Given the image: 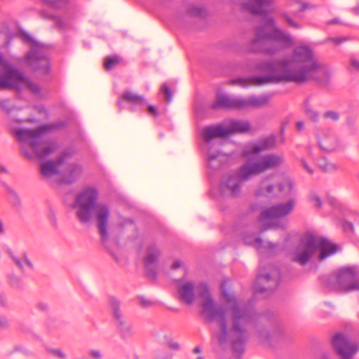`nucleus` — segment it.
I'll use <instances>...</instances> for the list:
<instances>
[{"instance_id": "1", "label": "nucleus", "mask_w": 359, "mask_h": 359, "mask_svg": "<svg viewBox=\"0 0 359 359\" xmlns=\"http://www.w3.org/2000/svg\"><path fill=\"white\" fill-rule=\"evenodd\" d=\"M258 68L267 75L250 78L251 84L262 85L280 81L302 83L315 81L320 85H325L330 78L327 66L316 60L312 49L307 46L295 48L292 59L264 62L260 63Z\"/></svg>"}, {"instance_id": "2", "label": "nucleus", "mask_w": 359, "mask_h": 359, "mask_svg": "<svg viewBox=\"0 0 359 359\" xmlns=\"http://www.w3.org/2000/svg\"><path fill=\"white\" fill-rule=\"evenodd\" d=\"M269 316H205L204 322L217 332L216 337L221 346L230 345L233 353L241 355L250 339V332L255 328L258 337L268 341Z\"/></svg>"}, {"instance_id": "3", "label": "nucleus", "mask_w": 359, "mask_h": 359, "mask_svg": "<svg viewBox=\"0 0 359 359\" xmlns=\"http://www.w3.org/2000/svg\"><path fill=\"white\" fill-rule=\"evenodd\" d=\"M99 194L93 187H86L78 193L72 204L76 217L82 224L95 222L100 240L105 244L110 237L111 211L105 203H98Z\"/></svg>"}, {"instance_id": "4", "label": "nucleus", "mask_w": 359, "mask_h": 359, "mask_svg": "<svg viewBox=\"0 0 359 359\" xmlns=\"http://www.w3.org/2000/svg\"><path fill=\"white\" fill-rule=\"evenodd\" d=\"M221 300L218 303L211 294L208 284L201 282L197 285L196 294L200 298V304L205 314H249V309L243 302H238L233 292L227 287V282L224 281L220 286Z\"/></svg>"}, {"instance_id": "5", "label": "nucleus", "mask_w": 359, "mask_h": 359, "mask_svg": "<svg viewBox=\"0 0 359 359\" xmlns=\"http://www.w3.org/2000/svg\"><path fill=\"white\" fill-rule=\"evenodd\" d=\"M283 163V157L274 154L264 156L259 161H248L238 170L236 175L229 176L222 182L221 191L236 196L241 191V181H248L254 176L278 168Z\"/></svg>"}, {"instance_id": "6", "label": "nucleus", "mask_w": 359, "mask_h": 359, "mask_svg": "<svg viewBox=\"0 0 359 359\" xmlns=\"http://www.w3.org/2000/svg\"><path fill=\"white\" fill-rule=\"evenodd\" d=\"M338 250L339 246L327 238L316 233L308 231L292 252V259L293 262L304 266L317 252H319L318 260L323 261L334 255Z\"/></svg>"}, {"instance_id": "7", "label": "nucleus", "mask_w": 359, "mask_h": 359, "mask_svg": "<svg viewBox=\"0 0 359 359\" xmlns=\"http://www.w3.org/2000/svg\"><path fill=\"white\" fill-rule=\"evenodd\" d=\"M44 132L43 128L36 129H18L14 131V135L20 147L23 155L28 159L36 157L40 161L46 159L57 149V145L46 141L42 134Z\"/></svg>"}, {"instance_id": "8", "label": "nucleus", "mask_w": 359, "mask_h": 359, "mask_svg": "<svg viewBox=\"0 0 359 359\" xmlns=\"http://www.w3.org/2000/svg\"><path fill=\"white\" fill-rule=\"evenodd\" d=\"M331 346L339 359H353L359 351V344L351 339L344 332H337L331 339ZM318 359H333L331 354L323 352Z\"/></svg>"}, {"instance_id": "9", "label": "nucleus", "mask_w": 359, "mask_h": 359, "mask_svg": "<svg viewBox=\"0 0 359 359\" xmlns=\"http://www.w3.org/2000/svg\"><path fill=\"white\" fill-rule=\"evenodd\" d=\"M24 83L28 89L34 94L40 93V86L27 79L23 74L16 69H9L0 74V88L20 89V84Z\"/></svg>"}, {"instance_id": "10", "label": "nucleus", "mask_w": 359, "mask_h": 359, "mask_svg": "<svg viewBox=\"0 0 359 359\" xmlns=\"http://www.w3.org/2000/svg\"><path fill=\"white\" fill-rule=\"evenodd\" d=\"M255 37L252 39L249 50L253 53L263 52L273 55L279 51V48L273 43H269L271 40V32H269L265 25L257 26L255 29Z\"/></svg>"}, {"instance_id": "11", "label": "nucleus", "mask_w": 359, "mask_h": 359, "mask_svg": "<svg viewBox=\"0 0 359 359\" xmlns=\"http://www.w3.org/2000/svg\"><path fill=\"white\" fill-rule=\"evenodd\" d=\"M280 279L279 270L273 266H269L267 270L262 271V269H260L255 290L256 292L260 294L272 292L277 288Z\"/></svg>"}, {"instance_id": "12", "label": "nucleus", "mask_w": 359, "mask_h": 359, "mask_svg": "<svg viewBox=\"0 0 359 359\" xmlns=\"http://www.w3.org/2000/svg\"><path fill=\"white\" fill-rule=\"evenodd\" d=\"M355 266H344L339 269L330 277V287L334 290L351 292L354 276L356 271Z\"/></svg>"}, {"instance_id": "13", "label": "nucleus", "mask_w": 359, "mask_h": 359, "mask_svg": "<svg viewBox=\"0 0 359 359\" xmlns=\"http://www.w3.org/2000/svg\"><path fill=\"white\" fill-rule=\"evenodd\" d=\"M27 62L35 71H41L46 74L49 70V62L46 48L38 44H34L27 55Z\"/></svg>"}, {"instance_id": "14", "label": "nucleus", "mask_w": 359, "mask_h": 359, "mask_svg": "<svg viewBox=\"0 0 359 359\" xmlns=\"http://www.w3.org/2000/svg\"><path fill=\"white\" fill-rule=\"evenodd\" d=\"M294 206V201L292 199L285 203L273 205L262 211L259 220L264 222L266 220L276 219L286 216L292 211Z\"/></svg>"}, {"instance_id": "15", "label": "nucleus", "mask_w": 359, "mask_h": 359, "mask_svg": "<svg viewBox=\"0 0 359 359\" xmlns=\"http://www.w3.org/2000/svg\"><path fill=\"white\" fill-rule=\"evenodd\" d=\"M161 255L160 249L155 245L151 244L146 248V255L143 262L147 276L155 279L157 274V263Z\"/></svg>"}, {"instance_id": "16", "label": "nucleus", "mask_w": 359, "mask_h": 359, "mask_svg": "<svg viewBox=\"0 0 359 359\" xmlns=\"http://www.w3.org/2000/svg\"><path fill=\"white\" fill-rule=\"evenodd\" d=\"M268 25L273 27L271 32V40L278 42L279 45L276 44L279 50L280 49L287 48L294 45V40L292 36L284 30L275 27V21L272 18H269L266 20Z\"/></svg>"}, {"instance_id": "17", "label": "nucleus", "mask_w": 359, "mask_h": 359, "mask_svg": "<svg viewBox=\"0 0 359 359\" xmlns=\"http://www.w3.org/2000/svg\"><path fill=\"white\" fill-rule=\"evenodd\" d=\"M242 98L229 96L226 94L217 93L215 100L210 106L214 110L218 109H241Z\"/></svg>"}, {"instance_id": "18", "label": "nucleus", "mask_w": 359, "mask_h": 359, "mask_svg": "<svg viewBox=\"0 0 359 359\" xmlns=\"http://www.w3.org/2000/svg\"><path fill=\"white\" fill-rule=\"evenodd\" d=\"M177 283L178 299L188 305L192 304L196 299L197 285L192 281L183 282L182 279L177 280Z\"/></svg>"}, {"instance_id": "19", "label": "nucleus", "mask_w": 359, "mask_h": 359, "mask_svg": "<svg viewBox=\"0 0 359 359\" xmlns=\"http://www.w3.org/2000/svg\"><path fill=\"white\" fill-rule=\"evenodd\" d=\"M69 154L67 152L60 154L55 160L48 161L41 163L40 172L45 177H50L60 172L59 168L64 163Z\"/></svg>"}, {"instance_id": "20", "label": "nucleus", "mask_w": 359, "mask_h": 359, "mask_svg": "<svg viewBox=\"0 0 359 359\" xmlns=\"http://www.w3.org/2000/svg\"><path fill=\"white\" fill-rule=\"evenodd\" d=\"M276 140L273 136L260 140L257 143L248 145L243 151L244 156L259 154L263 151L270 149L275 147Z\"/></svg>"}, {"instance_id": "21", "label": "nucleus", "mask_w": 359, "mask_h": 359, "mask_svg": "<svg viewBox=\"0 0 359 359\" xmlns=\"http://www.w3.org/2000/svg\"><path fill=\"white\" fill-rule=\"evenodd\" d=\"M274 0H249L241 4L242 9L252 14L261 15L273 4Z\"/></svg>"}, {"instance_id": "22", "label": "nucleus", "mask_w": 359, "mask_h": 359, "mask_svg": "<svg viewBox=\"0 0 359 359\" xmlns=\"http://www.w3.org/2000/svg\"><path fill=\"white\" fill-rule=\"evenodd\" d=\"M271 95L264 94L260 96L251 95L246 99L242 98L241 109L248 108H262L267 106L271 100Z\"/></svg>"}, {"instance_id": "23", "label": "nucleus", "mask_w": 359, "mask_h": 359, "mask_svg": "<svg viewBox=\"0 0 359 359\" xmlns=\"http://www.w3.org/2000/svg\"><path fill=\"white\" fill-rule=\"evenodd\" d=\"M203 137L204 141L205 142H208L213 138L228 137V133L223 125L218 124L204 128L203 130Z\"/></svg>"}, {"instance_id": "24", "label": "nucleus", "mask_w": 359, "mask_h": 359, "mask_svg": "<svg viewBox=\"0 0 359 359\" xmlns=\"http://www.w3.org/2000/svg\"><path fill=\"white\" fill-rule=\"evenodd\" d=\"M81 173L82 168L81 165L76 163L70 164L62 175L61 182L71 184L79 178Z\"/></svg>"}, {"instance_id": "25", "label": "nucleus", "mask_w": 359, "mask_h": 359, "mask_svg": "<svg viewBox=\"0 0 359 359\" xmlns=\"http://www.w3.org/2000/svg\"><path fill=\"white\" fill-rule=\"evenodd\" d=\"M228 136L233 133H244L250 130V123L248 121H238L232 119L229 122V126L226 128Z\"/></svg>"}, {"instance_id": "26", "label": "nucleus", "mask_w": 359, "mask_h": 359, "mask_svg": "<svg viewBox=\"0 0 359 359\" xmlns=\"http://www.w3.org/2000/svg\"><path fill=\"white\" fill-rule=\"evenodd\" d=\"M271 175L266 176L260 182L255 191L256 196H268L273 191L274 186L271 182Z\"/></svg>"}, {"instance_id": "27", "label": "nucleus", "mask_w": 359, "mask_h": 359, "mask_svg": "<svg viewBox=\"0 0 359 359\" xmlns=\"http://www.w3.org/2000/svg\"><path fill=\"white\" fill-rule=\"evenodd\" d=\"M224 156L219 151L209 152L208 154V165L213 169L219 168L222 163Z\"/></svg>"}, {"instance_id": "28", "label": "nucleus", "mask_w": 359, "mask_h": 359, "mask_svg": "<svg viewBox=\"0 0 359 359\" xmlns=\"http://www.w3.org/2000/svg\"><path fill=\"white\" fill-rule=\"evenodd\" d=\"M122 100L135 104H144V98L142 95L135 94L130 91L125 92L122 95Z\"/></svg>"}, {"instance_id": "29", "label": "nucleus", "mask_w": 359, "mask_h": 359, "mask_svg": "<svg viewBox=\"0 0 359 359\" xmlns=\"http://www.w3.org/2000/svg\"><path fill=\"white\" fill-rule=\"evenodd\" d=\"M186 15L190 17L205 18L207 11L203 7L192 5L187 8Z\"/></svg>"}, {"instance_id": "30", "label": "nucleus", "mask_w": 359, "mask_h": 359, "mask_svg": "<svg viewBox=\"0 0 359 359\" xmlns=\"http://www.w3.org/2000/svg\"><path fill=\"white\" fill-rule=\"evenodd\" d=\"M44 3L50 7L57 9L64 10L67 8L70 3V0H42Z\"/></svg>"}, {"instance_id": "31", "label": "nucleus", "mask_w": 359, "mask_h": 359, "mask_svg": "<svg viewBox=\"0 0 359 359\" xmlns=\"http://www.w3.org/2000/svg\"><path fill=\"white\" fill-rule=\"evenodd\" d=\"M121 62V57L118 55L108 56L104 58V67L107 71L114 69Z\"/></svg>"}, {"instance_id": "32", "label": "nucleus", "mask_w": 359, "mask_h": 359, "mask_svg": "<svg viewBox=\"0 0 359 359\" xmlns=\"http://www.w3.org/2000/svg\"><path fill=\"white\" fill-rule=\"evenodd\" d=\"M320 148L326 151H332L335 148L334 140L333 137L329 140L321 139L318 141Z\"/></svg>"}, {"instance_id": "33", "label": "nucleus", "mask_w": 359, "mask_h": 359, "mask_svg": "<svg viewBox=\"0 0 359 359\" xmlns=\"http://www.w3.org/2000/svg\"><path fill=\"white\" fill-rule=\"evenodd\" d=\"M107 302L109 306L111 308V310L114 313V314H118V313L121 312V302L116 297L113 296L109 297Z\"/></svg>"}, {"instance_id": "34", "label": "nucleus", "mask_w": 359, "mask_h": 359, "mask_svg": "<svg viewBox=\"0 0 359 359\" xmlns=\"http://www.w3.org/2000/svg\"><path fill=\"white\" fill-rule=\"evenodd\" d=\"M243 241L245 244L252 245L256 248H260L262 245V241L259 238L255 237L253 235L252 236H246L243 238Z\"/></svg>"}, {"instance_id": "35", "label": "nucleus", "mask_w": 359, "mask_h": 359, "mask_svg": "<svg viewBox=\"0 0 359 359\" xmlns=\"http://www.w3.org/2000/svg\"><path fill=\"white\" fill-rule=\"evenodd\" d=\"M46 351L48 353L52 355L53 357H55L56 358L67 359V355L60 348H53L47 347Z\"/></svg>"}, {"instance_id": "36", "label": "nucleus", "mask_w": 359, "mask_h": 359, "mask_svg": "<svg viewBox=\"0 0 359 359\" xmlns=\"http://www.w3.org/2000/svg\"><path fill=\"white\" fill-rule=\"evenodd\" d=\"M0 108L4 111L7 114H10L16 108L12 104L10 100H0Z\"/></svg>"}, {"instance_id": "37", "label": "nucleus", "mask_w": 359, "mask_h": 359, "mask_svg": "<svg viewBox=\"0 0 359 359\" xmlns=\"http://www.w3.org/2000/svg\"><path fill=\"white\" fill-rule=\"evenodd\" d=\"M281 17L284 19L287 25L294 29H298L302 27V25L293 20L287 13H283L281 14Z\"/></svg>"}, {"instance_id": "38", "label": "nucleus", "mask_w": 359, "mask_h": 359, "mask_svg": "<svg viewBox=\"0 0 359 359\" xmlns=\"http://www.w3.org/2000/svg\"><path fill=\"white\" fill-rule=\"evenodd\" d=\"M115 317V321L117 324V326L119 327V329L123 330H128L129 326L126 323L125 316H114Z\"/></svg>"}, {"instance_id": "39", "label": "nucleus", "mask_w": 359, "mask_h": 359, "mask_svg": "<svg viewBox=\"0 0 359 359\" xmlns=\"http://www.w3.org/2000/svg\"><path fill=\"white\" fill-rule=\"evenodd\" d=\"M319 167L324 172H331L337 170L339 168L337 165L330 162H324L320 163Z\"/></svg>"}, {"instance_id": "40", "label": "nucleus", "mask_w": 359, "mask_h": 359, "mask_svg": "<svg viewBox=\"0 0 359 359\" xmlns=\"http://www.w3.org/2000/svg\"><path fill=\"white\" fill-rule=\"evenodd\" d=\"M310 201L313 203V205L318 208H320L322 205V201L320 198L316 194H311L309 196Z\"/></svg>"}, {"instance_id": "41", "label": "nucleus", "mask_w": 359, "mask_h": 359, "mask_svg": "<svg viewBox=\"0 0 359 359\" xmlns=\"http://www.w3.org/2000/svg\"><path fill=\"white\" fill-rule=\"evenodd\" d=\"M323 117L327 119H331L332 121H337L339 118V114L335 111H327L324 113Z\"/></svg>"}, {"instance_id": "42", "label": "nucleus", "mask_w": 359, "mask_h": 359, "mask_svg": "<svg viewBox=\"0 0 359 359\" xmlns=\"http://www.w3.org/2000/svg\"><path fill=\"white\" fill-rule=\"evenodd\" d=\"M162 90L164 93V99L166 102H170L172 100V93L168 86L163 83L162 86Z\"/></svg>"}, {"instance_id": "43", "label": "nucleus", "mask_w": 359, "mask_h": 359, "mask_svg": "<svg viewBox=\"0 0 359 359\" xmlns=\"http://www.w3.org/2000/svg\"><path fill=\"white\" fill-rule=\"evenodd\" d=\"M36 306L39 312L48 313L50 311L48 304L46 302H39L36 303Z\"/></svg>"}, {"instance_id": "44", "label": "nucleus", "mask_w": 359, "mask_h": 359, "mask_svg": "<svg viewBox=\"0 0 359 359\" xmlns=\"http://www.w3.org/2000/svg\"><path fill=\"white\" fill-rule=\"evenodd\" d=\"M306 115L312 121H316L318 119V114L313 109H306Z\"/></svg>"}, {"instance_id": "45", "label": "nucleus", "mask_w": 359, "mask_h": 359, "mask_svg": "<svg viewBox=\"0 0 359 359\" xmlns=\"http://www.w3.org/2000/svg\"><path fill=\"white\" fill-rule=\"evenodd\" d=\"M351 289V291H359V272L357 269L354 276V280Z\"/></svg>"}, {"instance_id": "46", "label": "nucleus", "mask_w": 359, "mask_h": 359, "mask_svg": "<svg viewBox=\"0 0 359 359\" xmlns=\"http://www.w3.org/2000/svg\"><path fill=\"white\" fill-rule=\"evenodd\" d=\"M167 344H168L169 348L172 350L177 351V350H180V344L176 341H172V339L170 338L167 339Z\"/></svg>"}, {"instance_id": "47", "label": "nucleus", "mask_w": 359, "mask_h": 359, "mask_svg": "<svg viewBox=\"0 0 359 359\" xmlns=\"http://www.w3.org/2000/svg\"><path fill=\"white\" fill-rule=\"evenodd\" d=\"M285 188H287V192H290L292 188L291 183L290 182H285L279 184L278 189L280 191H283Z\"/></svg>"}, {"instance_id": "48", "label": "nucleus", "mask_w": 359, "mask_h": 359, "mask_svg": "<svg viewBox=\"0 0 359 359\" xmlns=\"http://www.w3.org/2000/svg\"><path fill=\"white\" fill-rule=\"evenodd\" d=\"M9 325V322L6 316H0V329H4Z\"/></svg>"}, {"instance_id": "49", "label": "nucleus", "mask_w": 359, "mask_h": 359, "mask_svg": "<svg viewBox=\"0 0 359 359\" xmlns=\"http://www.w3.org/2000/svg\"><path fill=\"white\" fill-rule=\"evenodd\" d=\"M147 111L153 116L156 117L158 116V111L157 108L154 105H149L148 107Z\"/></svg>"}, {"instance_id": "50", "label": "nucleus", "mask_w": 359, "mask_h": 359, "mask_svg": "<svg viewBox=\"0 0 359 359\" xmlns=\"http://www.w3.org/2000/svg\"><path fill=\"white\" fill-rule=\"evenodd\" d=\"M10 283L13 287H20L21 280L18 277L13 276L11 278Z\"/></svg>"}, {"instance_id": "51", "label": "nucleus", "mask_w": 359, "mask_h": 359, "mask_svg": "<svg viewBox=\"0 0 359 359\" xmlns=\"http://www.w3.org/2000/svg\"><path fill=\"white\" fill-rule=\"evenodd\" d=\"M300 162H301V164L303 166V168L309 173V174H313V169L309 165V164L306 163V161L304 159V158H302L300 160Z\"/></svg>"}, {"instance_id": "52", "label": "nucleus", "mask_w": 359, "mask_h": 359, "mask_svg": "<svg viewBox=\"0 0 359 359\" xmlns=\"http://www.w3.org/2000/svg\"><path fill=\"white\" fill-rule=\"evenodd\" d=\"M89 355L95 359H100L102 357V354L98 350H91L89 351Z\"/></svg>"}, {"instance_id": "53", "label": "nucleus", "mask_w": 359, "mask_h": 359, "mask_svg": "<svg viewBox=\"0 0 359 359\" xmlns=\"http://www.w3.org/2000/svg\"><path fill=\"white\" fill-rule=\"evenodd\" d=\"M327 41H332L335 44H340L341 43L345 41V38L342 37H334V38H328L327 39Z\"/></svg>"}, {"instance_id": "54", "label": "nucleus", "mask_w": 359, "mask_h": 359, "mask_svg": "<svg viewBox=\"0 0 359 359\" xmlns=\"http://www.w3.org/2000/svg\"><path fill=\"white\" fill-rule=\"evenodd\" d=\"M299 5V12H302L308 8H311V5L308 3H297Z\"/></svg>"}, {"instance_id": "55", "label": "nucleus", "mask_w": 359, "mask_h": 359, "mask_svg": "<svg viewBox=\"0 0 359 359\" xmlns=\"http://www.w3.org/2000/svg\"><path fill=\"white\" fill-rule=\"evenodd\" d=\"M39 15L41 16V18H43V19H52L53 18V16L52 15H50V13H48L45 10H41L40 12H39Z\"/></svg>"}, {"instance_id": "56", "label": "nucleus", "mask_w": 359, "mask_h": 359, "mask_svg": "<svg viewBox=\"0 0 359 359\" xmlns=\"http://www.w3.org/2000/svg\"><path fill=\"white\" fill-rule=\"evenodd\" d=\"M351 66L356 71H359V61L356 59H351L350 61Z\"/></svg>"}, {"instance_id": "57", "label": "nucleus", "mask_w": 359, "mask_h": 359, "mask_svg": "<svg viewBox=\"0 0 359 359\" xmlns=\"http://www.w3.org/2000/svg\"><path fill=\"white\" fill-rule=\"evenodd\" d=\"M11 257H12V259L13 261L15 262V264L20 269H23V266H22V262L21 260L15 257L14 255H11Z\"/></svg>"}, {"instance_id": "58", "label": "nucleus", "mask_w": 359, "mask_h": 359, "mask_svg": "<svg viewBox=\"0 0 359 359\" xmlns=\"http://www.w3.org/2000/svg\"><path fill=\"white\" fill-rule=\"evenodd\" d=\"M344 229L345 231H353V225L351 222H345L344 223Z\"/></svg>"}, {"instance_id": "59", "label": "nucleus", "mask_w": 359, "mask_h": 359, "mask_svg": "<svg viewBox=\"0 0 359 359\" xmlns=\"http://www.w3.org/2000/svg\"><path fill=\"white\" fill-rule=\"evenodd\" d=\"M181 266H182V262H181V261H180V260H175V261L172 263V266H171V269H172L175 270V269H179V268H180V267H181Z\"/></svg>"}, {"instance_id": "60", "label": "nucleus", "mask_w": 359, "mask_h": 359, "mask_svg": "<svg viewBox=\"0 0 359 359\" xmlns=\"http://www.w3.org/2000/svg\"><path fill=\"white\" fill-rule=\"evenodd\" d=\"M276 245L271 243H268L266 244V245L265 246L266 248H267L268 250L272 251L275 248H276Z\"/></svg>"}, {"instance_id": "61", "label": "nucleus", "mask_w": 359, "mask_h": 359, "mask_svg": "<svg viewBox=\"0 0 359 359\" xmlns=\"http://www.w3.org/2000/svg\"><path fill=\"white\" fill-rule=\"evenodd\" d=\"M24 261L26 263V264L29 267V268H33V264L32 263L30 262V260L26 257V256H24Z\"/></svg>"}, {"instance_id": "62", "label": "nucleus", "mask_w": 359, "mask_h": 359, "mask_svg": "<svg viewBox=\"0 0 359 359\" xmlns=\"http://www.w3.org/2000/svg\"><path fill=\"white\" fill-rule=\"evenodd\" d=\"M5 232L4 225L1 219H0V234H3Z\"/></svg>"}, {"instance_id": "63", "label": "nucleus", "mask_w": 359, "mask_h": 359, "mask_svg": "<svg viewBox=\"0 0 359 359\" xmlns=\"http://www.w3.org/2000/svg\"><path fill=\"white\" fill-rule=\"evenodd\" d=\"M297 129L301 130L304 127V123L302 122H298L296 125Z\"/></svg>"}, {"instance_id": "64", "label": "nucleus", "mask_w": 359, "mask_h": 359, "mask_svg": "<svg viewBox=\"0 0 359 359\" xmlns=\"http://www.w3.org/2000/svg\"><path fill=\"white\" fill-rule=\"evenodd\" d=\"M193 353H196V354L200 353H201V348H200V347H198V346L195 347V348H194V350H193Z\"/></svg>"}]
</instances>
